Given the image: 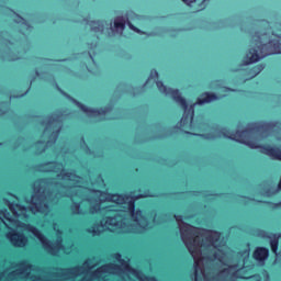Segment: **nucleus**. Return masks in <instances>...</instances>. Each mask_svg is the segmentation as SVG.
<instances>
[{
	"label": "nucleus",
	"mask_w": 281,
	"mask_h": 281,
	"mask_svg": "<svg viewBox=\"0 0 281 281\" xmlns=\"http://www.w3.org/2000/svg\"><path fill=\"white\" fill-rule=\"evenodd\" d=\"M211 241L214 245L215 240H218L221 238V235L218 233H210Z\"/></svg>",
	"instance_id": "9d476101"
},
{
	"label": "nucleus",
	"mask_w": 281,
	"mask_h": 281,
	"mask_svg": "<svg viewBox=\"0 0 281 281\" xmlns=\"http://www.w3.org/2000/svg\"><path fill=\"white\" fill-rule=\"evenodd\" d=\"M248 60L246 61L247 65H251V63H258V60L261 58L258 53L256 52H249V54L247 55Z\"/></svg>",
	"instance_id": "0eeeda50"
},
{
	"label": "nucleus",
	"mask_w": 281,
	"mask_h": 281,
	"mask_svg": "<svg viewBox=\"0 0 281 281\" xmlns=\"http://www.w3.org/2000/svg\"><path fill=\"white\" fill-rule=\"evenodd\" d=\"M136 216H142V212H136Z\"/></svg>",
	"instance_id": "6ab92c4d"
},
{
	"label": "nucleus",
	"mask_w": 281,
	"mask_h": 281,
	"mask_svg": "<svg viewBox=\"0 0 281 281\" xmlns=\"http://www.w3.org/2000/svg\"><path fill=\"white\" fill-rule=\"evenodd\" d=\"M186 120H188V117H183V119H182V122H186Z\"/></svg>",
	"instance_id": "4be33fe9"
},
{
	"label": "nucleus",
	"mask_w": 281,
	"mask_h": 281,
	"mask_svg": "<svg viewBox=\"0 0 281 281\" xmlns=\"http://www.w3.org/2000/svg\"><path fill=\"white\" fill-rule=\"evenodd\" d=\"M183 3H187V5H192L194 3V0H182Z\"/></svg>",
	"instance_id": "4468645a"
},
{
	"label": "nucleus",
	"mask_w": 281,
	"mask_h": 281,
	"mask_svg": "<svg viewBox=\"0 0 281 281\" xmlns=\"http://www.w3.org/2000/svg\"><path fill=\"white\" fill-rule=\"evenodd\" d=\"M102 271H106V267H103L99 270V273H102Z\"/></svg>",
	"instance_id": "a211bd4d"
},
{
	"label": "nucleus",
	"mask_w": 281,
	"mask_h": 281,
	"mask_svg": "<svg viewBox=\"0 0 281 281\" xmlns=\"http://www.w3.org/2000/svg\"><path fill=\"white\" fill-rule=\"evenodd\" d=\"M189 232H192V227L191 226H187Z\"/></svg>",
	"instance_id": "aec40b11"
},
{
	"label": "nucleus",
	"mask_w": 281,
	"mask_h": 281,
	"mask_svg": "<svg viewBox=\"0 0 281 281\" xmlns=\"http://www.w3.org/2000/svg\"><path fill=\"white\" fill-rule=\"evenodd\" d=\"M192 115H194V111H191V114H190V116L188 119L189 122H192Z\"/></svg>",
	"instance_id": "dca6fc26"
},
{
	"label": "nucleus",
	"mask_w": 281,
	"mask_h": 281,
	"mask_svg": "<svg viewBox=\"0 0 281 281\" xmlns=\"http://www.w3.org/2000/svg\"><path fill=\"white\" fill-rule=\"evenodd\" d=\"M8 238L15 247H25V243H27V239L22 234L9 233Z\"/></svg>",
	"instance_id": "f03ea898"
},
{
	"label": "nucleus",
	"mask_w": 281,
	"mask_h": 281,
	"mask_svg": "<svg viewBox=\"0 0 281 281\" xmlns=\"http://www.w3.org/2000/svg\"><path fill=\"white\" fill-rule=\"evenodd\" d=\"M213 100H216V97H214V94L204 93V94H202V97L199 99L198 104H205V103H207V102H212Z\"/></svg>",
	"instance_id": "423d86ee"
},
{
	"label": "nucleus",
	"mask_w": 281,
	"mask_h": 281,
	"mask_svg": "<svg viewBox=\"0 0 281 281\" xmlns=\"http://www.w3.org/2000/svg\"><path fill=\"white\" fill-rule=\"evenodd\" d=\"M180 103L182 104V106H186V100L180 99Z\"/></svg>",
	"instance_id": "f3484780"
},
{
	"label": "nucleus",
	"mask_w": 281,
	"mask_h": 281,
	"mask_svg": "<svg viewBox=\"0 0 281 281\" xmlns=\"http://www.w3.org/2000/svg\"><path fill=\"white\" fill-rule=\"evenodd\" d=\"M113 201H117V203H122V201H124V198L122 195H114Z\"/></svg>",
	"instance_id": "9b49d317"
},
{
	"label": "nucleus",
	"mask_w": 281,
	"mask_h": 281,
	"mask_svg": "<svg viewBox=\"0 0 281 281\" xmlns=\"http://www.w3.org/2000/svg\"><path fill=\"white\" fill-rule=\"evenodd\" d=\"M271 249H272L273 254H276V251H278V243L272 241L271 243Z\"/></svg>",
	"instance_id": "f8f14e48"
},
{
	"label": "nucleus",
	"mask_w": 281,
	"mask_h": 281,
	"mask_svg": "<svg viewBox=\"0 0 281 281\" xmlns=\"http://www.w3.org/2000/svg\"><path fill=\"white\" fill-rule=\"evenodd\" d=\"M180 232L182 234V240L187 245L195 262V273H199V267H201V248L199 246V243H196V239H194L192 246L190 243H188V239L186 238V232L183 231L182 226H180Z\"/></svg>",
	"instance_id": "f257e3e1"
},
{
	"label": "nucleus",
	"mask_w": 281,
	"mask_h": 281,
	"mask_svg": "<svg viewBox=\"0 0 281 281\" xmlns=\"http://www.w3.org/2000/svg\"><path fill=\"white\" fill-rule=\"evenodd\" d=\"M117 218L119 217H112L105 222V226L108 229H110V232H115V227H122V222L117 221Z\"/></svg>",
	"instance_id": "20e7f679"
},
{
	"label": "nucleus",
	"mask_w": 281,
	"mask_h": 281,
	"mask_svg": "<svg viewBox=\"0 0 281 281\" xmlns=\"http://www.w3.org/2000/svg\"><path fill=\"white\" fill-rule=\"evenodd\" d=\"M16 214V216H21V213H15Z\"/></svg>",
	"instance_id": "5701e85b"
},
{
	"label": "nucleus",
	"mask_w": 281,
	"mask_h": 281,
	"mask_svg": "<svg viewBox=\"0 0 281 281\" xmlns=\"http://www.w3.org/2000/svg\"><path fill=\"white\" fill-rule=\"evenodd\" d=\"M157 87L159 91H166V87H164V83H161L160 81L157 82Z\"/></svg>",
	"instance_id": "ddd939ff"
},
{
	"label": "nucleus",
	"mask_w": 281,
	"mask_h": 281,
	"mask_svg": "<svg viewBox=\"0 0 281 281\" xmlns=\"http://www.w3.org/2000/svg\"><path fill=\"white\" fill-rule=\"evenodd\" d=\"M23 229H29L30 232H32V234H33V236H35V238L41 240V243H45V237L36 228H33V227H30V226H23Z\"/></svg>",
	"instance_id": "39448f33"
},
{
	"label": "nucleus",
	"mask_w": 281,
	"mask_h": 281,
	"mask_svg": "<svg viewBox=\"0 0 281 281\" xmlns=\"http://www.w3.org/2000/svg\"><path fill=\"white\" fill-rule=\"evenodd\" d=\"M130 29L133 30L134 32H139L136 27H134L133 24H130Z\"/></svg>",
	"instance_id": "2eb2a0df"
},
{
	"label": "nucleus",
	"mask_w": 281,
	"mask_h": 281,
	"mask_svg": "<svg viewBox=\"0 0 281 281\" xmlns=\"http://www.w3.org/2000/svg\"><path fill=\"white\" fill-rule=\"evenodd\" d=\"M269 257V250L266 248H257L254 258L255 260H258L259 262H262V260H267Z\"/></svg>",
	"instance_id": "7ed1b4c3"
},
{
	"label": "nucleus",
	"mask_w": 281,
	"mask_h": 281,
	"mask_svg": "<svg viewBox=\"0 0 281 281\" xmlns=\"http://www.w3.org/2000/svg\"><path fill=\"white\" fill-rule=\"evenodd\" d=\"M127 207H128V212H130V214H132L133 218H135V221H139V220H137V215H135V204L132 201L128 202Z\"/></svg>",
	"instance_id": "1a4fd4ad"
},
{
	"label": "nucleus",
	"mask_w": 281,
	"mask_h": 281,
	"mask_svg": "<svg viewBox=\"0 0 281 281\" xmlns=\"http://www.w3.org/2000/svg\"><path fill=\"white\" fill-rule=\"evenodd\" d=\"M157 76V71L151 72V77Z\"/></svg>",
	"instance_id": "412c9836"
},
{
	"label": "nucleus",
	"mask_w": 281,
	"mask_h": 281,
	"mask_svg": "<svg viewBox=\"0 0 281 281\" xmlns=\"http://www.w3.org/2000/svg\"><path fill=\"white\" fill-rule=\"evenodd\" d=\"M114 29L116 30V32H122V30H124V19L123 18H117L114 21Z\"/></svg>",
	"instance_id": "6e6552de"
}]
</instances>
